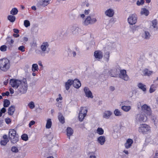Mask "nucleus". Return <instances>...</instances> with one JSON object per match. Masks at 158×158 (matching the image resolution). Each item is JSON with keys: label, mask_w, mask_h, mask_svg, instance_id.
Instances as JSON below:
<instances>
[{"label": "nucleus", "mask_w": 158, "mask_h": 158, "mask_svg": "<svg viewBox=\"0 0 158 158\" xmlns=\"http://www.w3.org/2000/svg\"><path fill=\"white\" fill-rule=\"evenodd\" d=\"M35 123V122L34 121H31L29 124V127H31V126L32 125H33Z\"/></svg>", "instance_id": "obj_56"}, {"label": "nucleus", "mask_w": 158, "mask_h": 158, "mask_svg": "<svg viewBox=\"0 0 158 158\" xmlns=\"http://www.w3.org/2000/svg\"><path fill=\"white\" fill-rule=\"evenodd\" d=\"M94 56L96 58H99V51H96L94 52Z\"/></svg>", "instance_id": "obj_48"}, {"label": "nucleus", "mask_w": 158, "mask_h": 158, "mask_svg": "<svg viewBox=\"0 0 158 158\" xmlns=\"http://www.w3.org/2000/svg\"><path fill=\"white\" fill-rule=\"evenodd\" d=\"M13 36L17 38L19 36V35L16 33V34H14Z\"/></svg>", "instance_id": "obj_62"}, {"label": "nucleus", "mask_w": 158, "mask_h": 158, "mask_svg": "<svg viewBox=\"0 0 158 158\" xmlns=\"http://www.w3.org/2000/svg\"><path fill=\"white\" fill-rule=\"evenodd\" d=\"M22 139L25 141H26L28 140V137L26 134H23L21 136Z\"/></svg>", "instance_id": "obj_43"}, {"label": "nucleus", "mask_w": 158, "mask_h": 158, "mask_svg": "<svg viewBox=\"0 0 158 158\" xmlns=\"http://www.w3.org/2000/svg\"><path fill=\"white\" fill-rule=\"evenodd\" d=\"M119 71V69L113 68L106 70V72L107 73H104V74H105V76L115 77L118 75Z\"/></svg>", "instance_id": "obj_3"}, {"label": "nucleus", "mask_w": 158, "mask_h": 158, "mask_svg": "<svg viewBox=\"0 0 158 158\" xmlns=\"http://www.w3.org/2000/svg\"><path fill=\"white\" fill-rule=\"evenodd\" d=\"M18 9L15 7L12 9L10 11V14L11 15H16L18 14Z\"/></svg>", "instance_id": "obj_36"}, {"label": "nucleus", "mask_w": 158, "mask_h": 158, "mask_svg": "<svg viewBox=\"0 0 158 158\" xmlns=\"http://www.w3.org/2000/svg\"><path fill=\"white\" fill-rule=\"evenodd\" d=\"M28 88L27 80L26 78L23 79L22 80L21 83L18 87L19 92L21 94H24L27 92Z\"/></svg>", "instance_id": "obj_2"}, {"label": "nucleus", "mask_w": 158, "mask_h": 158, "mask_svg": "<svg viewBox=\"0 0 158 158\" xmlns=\"http://www.w3.org/2000/svg\"><path fill=\"white\" fill-rule=\"evenodd\" d=\"M97 21L96 19L95 18H94L92 19L91 18L90 22L91 24H93L95 23Z\"/></svg>", "instance_id": "obj_51"}, {"label": "nucleus", "mask_w": 158, "mask_h": 158, "mask_svg": "<svg viewBox=\"0 0 158 158\" xmlns=\"http://www.w3.org/2000/svg\"><path fill=\"white\" fill-rule=\"evenodd\" d=\"M87 110L85 107L81 108L79 114L78 118L80 121H82L86 116Z\"/></svg>", "instance_id": "obj_7"}, {"label": "nucleus", "mask_w": 158, "mask_h": 158, "mask_svg": "<svg viewBox=\"0 0 158 158\" xmlns=\"http://www.w3.org/2000/svg\"><path fill=\"white\" fill-rule=\"evenodd\" d=\"M0 111L2 113H5L6 111V109L4 107H3L1 109Z\"/></svg>", "instance_id": "obj_58"}, {"label": "nucleus", "mask_w": 158, "mask_h": 158, "mask_svg": "<svg viewBox=\"0 0 158 158\" xmlns=\"http://www.w3.org/2000/svg\"><path fill=\"white\" fill-rule=\"evenodd\" d=\"M104 130L101 128H99V135H102L104 133Z\"/></svg>", "instance_id": "obj_55"}, {"label": "nucleus", "mask_w": 158, "mask_h": 158, "mask_svg": "<svg viewBox=\"0 0 158 158\" xmlns=\"http://www.w3.org/2000/svg\"><path fill=\"white\" fill-rule=\"evenodd\" d=\"M141 113L145 114L147 116H150L152 114L150 108L146 104H144L141 106Z\"/></svg>", "instance_id": "obj_6"}, {"label": "nucleus", "mask_w": 158, "mask_h": 158, "mask_svg": "<svg viewBox=\"0 0 158 158\" xmlns=\"http://www.w3.org/2000/svg\"><path fill=\"white\" fill-rule=\"evenodd\" d=\"M90 20L91 17L90 16H88L84 21V24L85 25H87L89 24H91Z\"/></svg>", "instance_id": "obj_35"}, {"label": "nucleus", "mask_w": 158, "mask_h": 158, "mask_svg": "<svg viewBox=\"0 0 158 158\" xmlns=\"http://www.w3.org/2000/svg\"><path fill=\"white\" fill-rule=\"evenodd\" d=\"M18 135L16 134V131L14 129H11L9 130V137H13Z\"/></svg>", "instance_id": "obj_23"}, {"label": "nucleus", "mask_w": 158, "mask_h": 158, "mask_svg": "<svg viewBox=\"0 0 158 158\" xmlns=\"http://www.w3.org/2000/svg\"><path fill=\"white\" fill-rule=\"evenodd\" d=\"M18 50L22 52H24L25 51V47L23 46H21L18 48Z\"/></svg>", "instance_id": "obj_49"}, {"label": "nucleus", "mask_w": 158, "mask_h": 158, "mask_svg": "<svg viewBox=\"0 0 158 158\" xmlns=\"http://www.w3.org/2000/svg\"><path fill=\"white\" fill-rule=\"evenodd\" d=\"M10 103V101L7 99H5L3 101V106L5 107L9 106Z\"/></svg>", "instance_id": "obj_39"}, {"label": "nucleus", "mask_w": 158, "mask_h": 158, "mask_svg": "<svg viewBox=\"0 0 158 158\" xmlns=\"http://www.w3.org/2000/svg\"><path fill=\"white\" fill-rule=\"evenodd\" d=\"M15 110V107L14 106H11L9 107L8 110V113L10 115H12L13 114Z\"/></svg>", "instance_id": "obj_26"}, {"label": "nucleus", "mask_w": 158, "mask_h": 158, "mask_svg": "<svg viewBox=\"0 0 158 158\" xmlns=\"http://www.w3.org/2000/svg\"><path fill=\"white\" fill-rule=\"evenodd\" d=\"M73 81L72 80H69L66 83L65 88L66 90H68L71 85L73 84Z\"/></svg>", "instance_id": "obj_25"}, {"label": "nucleus", "mask_w": 158, "mask_h": 158, "mask_svg": "<svg viewBox=\"0 0 158 158\" xmlns=\"http://www.w3.org/2000/svg\"><path fill=\"white\" fill-rule=\"evenodd\" d=\"M7 19L10 22L13 23L15 20L16 18L14 15H11L8 16Z\"/></svg>", "instance_id": "obj_34"}, {"label": "nucleus", "mask_w": 158, "mask_h": 158, "mask_svg": "<svg viewBox=\"0 0 158 158\" xmlns=\"http://www.w3.org/2000/svg\"><path fill=\"white\" fill-rule=\"evenodd\" d=\"M9 139L11 141V142L13 143H16L19 140L18 135L10 137L9 138Z\"/></svg>", "instance_id": "obj_30"}, {"label": "nucleus", "mask_w": 158, "mask_h": 158, "mask_svg": "<svg viewBox=\"0 0 158 158\" xmlns=\"http://www.w3.org/2000/svg\"><path fill=\"white\" fill-rule=\"evenodd\" d=\"M22 81L16 79H11L10 80V84L11 86L14 88H18L21 83Z\"/></svg>", "instance_id": "obj_8"}, {"label": "nucleus", "mask_w": 158, "mask_h": 158, "mask_svg": "<svg viewBox=\"0 0 158 158\" xmlns=\"http://www.w3.org/2000/svg\"><path fill=\"white\" fill-rule=\"evenodd\" d=\"M121 109L124 111L127 112L130 111L131 109V107L130 106H123L121 107Z\"/></svg>", "instance_id": "obj_29"}, {"label": "nucleus", "mask_w": 158, "mask_h": 158, "mask_svg": "<svg viewBox=\"0 0 158 158\" xmlns=\"http://www.w3.org/2000/svg\"><path fill=\"white\" fill-rule=\"evenodd\" d=\"M9 91H10V93L11 94H13L14 93V90L12 88H10L9 89Z\"/></svg>", "instance_id": "obj_60"}, {"label": "nucleus", "mask_w": 158, "mask_h": 158, "mask_svg": "<svg viewBox=\"0 0 158 158\" xmlns=\"http://www.w3.org/2000/svg\"><path fill=\"white\" fill-rule=\"evenodd\" d=\"M10 61L6 58L0 59V69L6 72L10 69Z\"/></svg>", "instance_id": "obj_1"}, {"label": "nucleus", "mask_w": 158, "mask_h": 158, "mask_svg": "<svg viewBox=\"0 0 158 158\" xmlns=\"http://www.w3.org/2000/svg\"><path fill=\"white\" fill-rule=\"evenodd\" d=\"M38 66L36 64H32L31 69L32 72H35L36 71H38Z\"/></svg>", "instance_id": "obj_37"}, {"label": "nucleus", "mask_w": 158, "mask_h": 158, "mask_svg": "<svg viewBox=\"0 0 158 158\" xmlns=\"http://www.w3.org/2000/svg\"><path fill=\"white\" fill-rule=\"evenodd\" d=\"M137 17L135 14L131 15L128 18L127 20L128 23L131 25L135 24L137 21Z\"/></svg>", "instance_id": "obj_10"}, {"label": "nucleus", "mask_w": 158, "mask_h": 158, "mask_svg": "<svg viewBox=\"0 0 158 158\" xmlns=\"http://www.w3.org/2000/svg\"><path fill=\"white\" fill-rule=\"evenodd\" d=\"M11 150L13 152H17L19 151L17 147L14 146L12 147L11 148Z\"/></svg>", "instance_id": "obj_47"}, {"label": "nucleus", "mask_w": 158, "mask_h": 158, "mask_svg": "<svg viewBox=\"0 0 158 158\" xmlns=\"http://www.w3.org/2000/svg\"><path fill=\"white\" fill-rule=\"evenodd\" d=\"M126 71L125 70H122L120 71L119 77L125 81H127L129 80V78L126 74Z\"/></svg>", "instance_id": "obj_11"}, {"label": "nucleus", "mask_w": 158, "mask_h": 158, "mask_svg": "<svg viewBox=\"0 0 158 158\" xmlns=\"http://www.w3.org/2000/svg\"><path fill=\"white\" fill-rule=\"evenodd\" d=\"M49 44L47 42H44L41 44L40 46V49L43 52L41 53V55L44 56V52H45L49 47Z\"/></svg>", "instance_id": "obj_14"}, {"label": "nucleus", "mask_w": 158, "mask_h": 158, "mask_svg": "<svg viewBox=\"0 0 158 158\" xmlns=\"http://www.w3.org/2000/svg\"><path fill=\"white\" fill-rule=\"evenodd\" d=\"M142 73L144 76L149 77L153 74L154 72L147 68H145L142 71Z\"/></svg>", "instance_id": "obj_15"}, {"label": "nucleus", "mask_w": 158, "mask_h": 158, "mask_svg": "<svg viewBox=\"0 0 158 158\" xmlns=\"http://www.w3.org/2000/svg\"><path fill=\"white\" fill-rule=\"evenodd\" d=\"M148 116H149L141 113L137 115L136 119L139 122H145L147 120Z\"/></svg>", "instance_id": "obj_9"}, {"label": "nucleus", "mask_w": 158, "mask_h": 158, "mask_svg": "<svg viewBox=\"0 0 158 158\" xmlns=\"http://www.w3.org/2000/svg\"><path fill=\"white\" fill-rule=\"evenodd\" d=\"M52 125V122L51 119L48 118L47 119V123L46 125V127L47 129L50 128Z\"/></svg>", "instance_id": "obj_33"}, {"label": "nucleus", "mask_w": 158, "mask_h": 158, "mask_svg": "<svg viewBox=\"0 0 158 158\" xmlns=\"http://www.w3.org/2000/svg\"><path fill=\"white\" fill-rule=\"evenodd\" d=\"M73 86L76 88H79L81 86V83L80 81L77 79H75L73 81Z\"/></svg>", "instance_id": "obj_22"}, {"label": "nucleus", "mask_w": 158, "mask_h": 158, "mask_svg": "<svg viewBox=\"0 0 158 158\" xmlns=\"http://www.w3.org/2000/svg\"><path fill=\"white\" fill-rule=\"evenodd\" d=\"M58 119L60 122L62 123H64V118L61 114H59Z\"/></svg>", "instance_id": "obj_38"}, {"label": "nucleus", "mask_w": 158, "mask_h": 158, "mask_svg": "<svg viewBox=\"0 0 158 158\" xmlns=\"http://www.w3.org/2000/svg\"><path fill=\"white\" fill-rule=\"evenodd\" d=\"M114 114L116 116L120 117L122 115V112L118 109H115L114 111Z\"/></svg>", "instance_id": "obj_28"}, {"label": "nucleus", "mask_w": 158, "mask_h": 158, "mask_svg": "<svg viewBox=\"0 0 158 158\" xmlns=\"http://www.w3.org/2000/svg\"><path fill=\"white\" fill-rule=\"evenodd\" d=\"M70 30L73 34L76 35L79 33L81 29L76 25H73L70 27Z\"/></svg>", "instance_id": "obj_12"}, {"label": "nucleus", "mask_w": 158, "mask_h": 158, "mask_svg": "<svg viewBox=\"0 0 158 158\" xmlns=\"http://www.w3.org/2000/svg\"><path fill=\"white\" fill-rule=\"evenodd\" d=\"M142 36L144 39H148L150 37V35L148 31L144 30L142 34Z\"/></svg>", "instance_id": "obj_19"}, {"label": "nucleus", "mask_w": 158, "mask_h": 158, "mask_svg": "<svg viewBox=\"0 0 158 158\" xmlns=\"http://www.w3.org/2000/svg\"><path fill=\"white\" fill-rule=\"evenodd\" d=\"M90 11V9L85 10H84V13L85 15H88L89 14Z\"/></svg>", "instance_id": "obj_54"}, {"label": "nucleus", "mask_w": 158, "mask_h": 158, "mask_svg": "<svg viewBox=\"0 0 158 158\" xmlns=\"http://www.w3.org/2000/svg\"><path fill=\"white\" fill-rule=\"evenodd\" d=\"M133 142V140L132 139H128L127 140L126 142L124 144L125 147L126 148H130L131 147Z\"/></svg>", "instance_id": "obj_20"}, {"label": "nucleus", "mask_w": 158, "mask_h": 158, "mask_svg": "<svg viewBox=\"0 0 158 158\" xmlns=\"http://www.w3.org/2000/svg\"><path fill=\"white\" fill-rule=\"evenodd\" d=\"M6 123L7 124H9L11 122V119L9 118H6L5 119Z\"/></svg>", "instance_id": "obj_53"}, {"label": "nucleus", "mask_w": 158, "mask_h": 158, "mask_svg": "<svg viewBox=\"0 0 158 158\" xmlns=\"http://www.w3.org/2000/svg\"><path fill=\"white\" fill-rule=\"evenodd\" d=\"M140 13L142 15L147 16L149 15V12L148 10L145 8H141Z\"/></svg>", "instance_id": "obj_21"}, {"label": "nucleus", "mask_w": 158, "mask_h": 158, "mask_svg": "<svg viewBox=\"0 0 158 158\" xmlns=\"http://www.w3.org/2000/svg\"><path fill=\"white\" fill-rule=\"evenodd\" d=\"M89 158H95L96 157L95 154L93 153H89Z\"/></svg>", "instance_id": "obj_50"}, {"label": "nucleus", "mask_w": 158, "mask_h": 158, "mask_svg": "<svg viewBox=\"0 0 158 158\" xmlns=\"http://www.w3.org/2000/svg\"><path fill=\"white\" fill-rule=\"evenodd\" d=\"M31 8L32 10H36V7L35 6H31Z\"/></svg>", "instance_id": "obj_63"}, {"label": "nucleus", "mask_w": 158, "mask_h": 158, "mask_svg": "<svg viewBox=\"0 0 158 158\" xmlns=\"http://www.w3.org/2000/svg\"><path fill=\"white\" fill-rule=\"evenodd\" d=\"M152 26L156 30L157 28V21L156 19H154L152 21Z\"/></svg>", "instance_id": "obj_41"}, {"label": "nucleus", "mask_w": 158, "mask_h": 158, "mask_svg": "<svg viewBox=\"0 0 158 158\" xmlns=\"http://www.w3.org/2000/svg\"><path fill=\"white\" fill-rule=\"evenodd\" d=\"M9 92L8 91H7L5 93H2V95L3 96H8L9 95Z\"/></svg>", "instance_id": "obj_57"}, {"label": "nucleus", "mask_w": 158, "mask_h": 158, "mask_svg": "<svg viewBox=\"0 0 158 158\" xmlns=\"http://www.w3.org/2000/svg\"><path fill=\"white\" fill-rule=\"evenodd\" d=\"M158 86V84H152L150 86L149 92L150 93H152L154 92L157 87Z\"/></svg>", "instance_id": "obj_27"}, {"label": "nucleus", "mask_w": 158, "mask_h": 158, "mask_svg": "<svg viewBox=\"0 0 158 158\" xmlns=\"http://www.w3.org/2000/svg\"><path fill=\"white\" fill-rule=\"evenodd\" d=\"M13 31L15 33L17 34H18L19 32V30L16 29H14Z\"/></svg>", "instance_id": "obj_59"}, {"label": "nucleus", "mask_w": 158, "mask_h": 158, "mask_svg": "<svg viewBox=\"0 0 158 158\" xmlns=\"http://www.w3.org/2000/svg\"><path fill=\"white\" fill-rule=\"evenodd\" d=\"M144 3V0H138L137 1L136 4L138 6L142 5Z\"/></svg>", "instance_id": "obj_45"}, {"label": "nucleus", "mask_w": 158, "mask_h": 158, "mask_svg": "<svg viewBox=\"0 0 158 158\" xmlns=\"http://www.w3.org/2000/svg\"><path fill=\"white\" fill-rule=\"evenodd\" d=\"M66 131L67 135L69 137V139H70V136L73 133V131L71 127H68L66 130Z\"/></svg>", "instance_id": "obj_31"}, {"label": "nucleus", "mask_w": 158, "mask_h": 158, "mask_svg": "<svg viewBox=\"0 0 158 158\" xmlns=\"http://www.w3.org/2000/svg\"><path fill=\"white\" fill-rule=\"evenodd\" d=\"M106 141V137L104 136H99V144L101 145H103Z\"/></svg>", "instance_id": "obj_32"}, {"label": "nucleus", "mask_w": 158, "mask_h": 158, "mask_svg": "<svg viewBox=\"0 0 158 158\" xmlns=\"http://www.w3.org/2000/svg\"><path fill=\"white\" fill-rule=\"evenodd\" d=\"M138 131L139 133L146 134L151 131V127L146 124H142L140 125Z\"/></svg>", "instance_id": "obj_4"}, {"label": "nucleus", "mask_w": 158, "mask_h": 158, "mask_svg": "<svg viewBox=\"0 0 158 158\" xmlns=\"http://www.w3.org/2000/svg\"><path fill=\"white\" fill-rule=\"evenodd\" d=\"M37 4L39 6L45 7L49 4L51 0H37Z\"/></svg>", "instance_id": "obj_13"}, {"label": "nucleus", "mask_w": 158, "mask_h": 158, "mask_svg": "<svg viewBox=\"0 0 158 158\" xmlns=\"http://www.w3.org/2000/svg\"><path fill=\"white\" fill-rule=\"evenodd\" d=\"M3 139H8L7 138V136L6 135H4L3 136Z\"/></svg>", "instance_id": "obj_61"}, {"label": "nucleus", "mask_w": 158, "mask_h": 158, "mask_svg": "<svg viewBox=\"0 0 158 158\" xmlns=\"http://www.w3.org/2000/svg\"><path fill=\"white\" fill-rule=\"evenodd\" d=\"M9 141V139H3L1 140L0 142V144L2 145L5 146L6 144Z\"/></svg>", "instance_id": "obj_42"}, {"label": "nucleus", "mask_w": 158, "mask_h": 158, "mask_svg": "<svg viewBox=\"0 0 158 158\" xmlns=\"http://www.w3.org/2000/svg\"><path fill=\"white\" fill-rule=\"evenodd\" d=\"M114 10L113 9L109 8L106 11L105 14L109 17H112L114 16Z\"/></svg>", "instance_id": "obj_17"}, {"label": "nucleus", "mask_w": 158, "mask_h": 158, "mask_svg": "<svg viewBox=\"0 0 158 158\" xmlns=\"http://www.w3.org/2000/svg\"><path fill=\"white\" fill-rule=\"evenodd\" d=\"M23 40L25 41H27L28 40V38L26 37H24L23 38Z\"/></svg>", "instance_id": "obj_64"}, {"label": "nucleus", "mask_w": 158, "mask_h": 158, "mask_svg": "<svg viewBox=\"0 0 158 158\" xmlns=\"http://www.w3.org/2000/svg\"><path fill=\"white\" fill-rule=\"evenodd\" d=\"M59 96V97L58 98H57L56 99V101L57 102H58L60 100H62V97L61 96V95L60 94H59L58 95Z\"/></svg>", "instance_id": "obj_52"}, {"label": "nucleus", "mask_w": 158, "mask_h": 158, "mask_svg": "<svg viewBox=\"0 0 158 158\" xmlns=\"http://www.w3.org/2000/svg\"><path fill=\"white\" fill-rule=\"evenodd\" d=\"M137 86L139 88L142 90L144 92L146 90V85L142 83H139L138 84Z\"/></svg>", "instance_id": "obj_24"}, {"label": "nucleus", "mask_w": 158, "mask_h": 158, "mask_svg": "<svg viewBox=\"0 0 158 158\" xmlns=\"http://www.w3.org/2000/svg\"><path fill=\"white\" fill-rule=\"evenodd\" d=\"M112 112L110 110H106L105 111L103 114V117L106 119H109L112 115Z\"/></svg>", "instance_id": "obj_18"}, {"label": "nucleus", "mask_w": 158, "mask_h": 158, "mask_svg": "<svg viewBox=\"0 0 158 158\" xmlns=\"http://www.w3.org/2000/svg\"><path fill=\"white\" fill-rule=\"evenodd\" d=\"M86 96L88 98H93V96L91 91L87 87L84 88V89Z\"/></svg>", "instance_id": "obj_16"}, {"label": "nucleus", "mask_w": 158, "mask_h": 158, "mask_svg": "<svg viewBox=\"0 0 158 158\" xmlns=\"http://www.w3.org/2000/svg\"><path fill=\"white\" fill-rule=\"evenodd\" d=\"M28 106L31 109L34 108L35 106L34 102L32 101L30 102L28 104Z\"/></svg>", "instance_id": "obj_40"}, {"label": "nucleus", "mask_w": 158, "mask_h": 158, "mask_svg": "<svg viewBox=\"0 0 158 158\" xmlns=\"http://www.w3.org/2000/svg\"><path fill=\"white\" fill-rule=\"evenodd\" d=\"M7 48L6 45H3L0 47V50L2 52H5Z\"/></svg>", "instance_id": "obj_46"}, {"label": "nucleus", "mask_w": 158, "mask_h": 158, "mask_svg": "<svg viewBox=\"0 0 158 158\" xmlns=\"http://www.w3.org/2000/svg\"><path fill=\"white\" fill-rule=\"evenodd\" d=\"M110 57V52H106L103 55L102 52L99 51V61L103 62L108 61Z\"/></svg>", "instance_id": "obj_5"}, {"label": "nucleus", "mask_w": 158, "mask_h": 158, "mask_svg": "<svg viewBox=\"0 0 158 158\" xmlns=\"http://www.w3.org/2000/svg\"><path fill=\"white\" fill-rule=\"evenodd\" d=\"M24 25L25 27H27L30 25V22L29 20H26L24 21Z\"/></svg>", "instance_id": "obj_44"}]
</instances>
